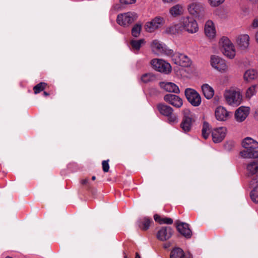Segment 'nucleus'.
I'll use <instances>...</instances> for the list:
<instances>
[{"label": "nucleus", "instance_id": "obj_27", "mask_svg": "<svg viewBox=\"0 0 258 258\" xmlns=\"http://www.w3.org/2000/svg\"><path fill=\"white\" fill-rule=\"evenodd\" d=\"M183 26L181 23L175 24L167 29L166 32L171 34H178L183 31Z\"/></svg>", "mask_w": 258, "mask_h": 258}, {"label": "nucleus", "instance_id": "obj_32", "mask_svg": "<svg viewBox=\"0 0 258 258\" xmlns=\"http://www.w3.org/2000/svg\"><path fill=\"white\" fill-rule=\"evenodd\" d=\"M145 42V40L143 39H141L140 40H132L130 44L132 47V48L135 50H139L140 49L141 45L144 44Z\"/></svg>", "mask_w": 258, "mask_h": 258}, {"label": "nucleus", "instance_id": "obj_24", "mask_svg": "<svg viewBox=\"0 0 258 258\" xmlns=\"http://www.w3.org/2000/svg\"><path fill=\"white\" fill-rule=\"evenodd\" d=\"M154 220L160 225H171L173 224V219L170 218L162 217L157 214L154 215Z\"/></svg>", "mask_w": 258, "mask_h": 258}, {"label": "nucleus", "instance_id": "obj_41", "mask_svg": "<svg viewBox=\"0 0 258 258\" xmlns=\"http://www.w3.org/2000/svg\"><path fill=\"white\" fill-rule=\"evenodd\" d=\"M174 226H189V224L180 221L179 220L175 221Z\"/></svg>", "mask_w": 258, "mask_h": 258}, {"label": "nucleus", "instance_id": "obj_17", "mask_svg": "<svg viewBox=\"0 0 258 258\" xmlns=\"http://www.w3.org/2000/svg\"><path fill=\"white\" fill-rule=\"evenodd\" d=\"M249 113V107L241 106L235 111V118L237 121L239 122H242L247 117Z\"/></svg>", "mask_w": 258, "mask_h": 258}, {"label": "nucleus", "instance_id": "obj_42", "mask_svg": "<svg viewBox=\"0 0 258 258\" xmlns=\"http://www.w3.org/2000/svg\"><path fill=\"white\" fill-rule=\"evenodd\" d=\"M251 27L253 28L258 27V18H255L253 20L251 24Z\"/></svg>", "mask_w": 258, "mask_h": 258}, {"label": "nucleus", "instance_id": "obj_1", "mask_svg": "<svg viewBox=\"0 0 258 258\" xmlns=\"http://www.w3.org/2000/svg\"><path fill=\"white\" fill-rule=\"evenodd\" d=\"M242 145L245 150L241 151L240 155L245 158H258V142L253 140L252 138L247 137L245 138Z\"/></svg>", "mask_w": 258, "mask_h": 258}, {"label": "nucleus", "instance_id": "obj_25", "mask_svg": "<svg viewBox=\"0 0 258 258\" xmlns=\"http://www.w3.org/2000/svg\"><path fill=\"white\" fill-rule=\"evenodd\" d=\"M183 13V8L182 5L177 4L172 7L169 10L170 14L173 17L181 15Z\"/></svg>", "mask_w": 258, "mask_h": 258}, {"label": "nucleus", "instance_id": "obj_16", "mask_svg": "<svg viewBox=\"0 0 258 258\" xmlns=\"http://www.w3.org/2000/svg\"><path fill=\"white\" fill-rule=\"evenodd\" d=\"M164 99L166 102L177 108H180L183 104L182 99L179 96L174 94H166L164 96Z\"/></svg>", "mask_w": 258, "mask_h": 258}, {"label": "nucleus", "instance_id": "obj_8", "mask_svg": "<svg viewBox=\"0 0 258 258\" xmlns=\"http://www.w3.org/2000/svg\"><path fill=\"white\" fill-rule=\"evenodd\" d=\"M157 108L161 114L167 117L169 121L171 122L176 121L177 116L173 113L172 107L163 103H159L157 105Z\"/></svg>", "mask_w": 258, "mask_h": 258}, {"label": "nucleus", "instance_id": "obj_48", "mask_svg": "<svg viewBox=\"0 0 258 258\" xmlns=\"http://www.w3.org/2000/svg\"><path fill=\"white\" fill-rule=\"evenodd\" d=\"M135 258H141L139 254L137 252L136 254V257Z\"/></svg>", "mask_w": 258, "mask_h": 258}, {"label": "nucleus", "instance_id": "obj_34", "mask_svg": "<svg viewBox=\"0 0 258 258\" xmlns=\"http://www.w3.org/2000/svg\"><path fill=\"white\" fill-rule=\"evenodd\" d=\"M142 25L141 24H136L132 30V34L134 37H138L139 36L141 30Z\"/></svg>", "mask_w": 258, "mask_h": 258}, {"label": "nucleus", "instance_id": "obj_45", "mask_svg": "<svg viewBox=\"0 0 258 258\" xmlns=\"http://www.w3.org/2000/svg\"><path fill=\"white\" fill-rule=\"evenodd\" d=\"M149 227H142V230L144 231L148 230Z\"/></svg>", "mask_w": 258, "mask_h": 258}, {"label": "nucleus", "instance_id": "obj_3", "mask_svg": "<svg viewBox=\"0 0 258 258\" xmlns=\"http://www.w3.org/2000/svg\"><path fill=\"white\" fill-rule=\"evenodd\" d=\"M219 44L220 50L224 55L230 58H233L235 56L234 46L228 38L222 37L219 41Z\"/></svg>", "mask_w": 258, "mask_h": 258}, {"label": "nucleus", "instance_id": "obj_39", "mask_svg": "<svg viewBox=\"0 0 258 258\" xmlns=\"http://www.w3.org/2000/svg\"><path fill=\"white\" fill-rule=\"evenodd\" d=\"M153 223V221L151 219L146 217L143 219V226H149L152 224Z\"/></svg>", "mask_w": 258, "mask_h": 258}, {"label": "nucleus", "instance_id": "obj_37", "mask_svg": "<svg viewBox=\"0 0 258 258\" xmlns=\"http://www.w3.org/2000/svg\"><path fill=\"white\" fill-rule=\"evenodd\" d=\"M109 160H104L102 162V169L104 172H107L109 170V165L108 164Z\"/></svg>", "mask_w": 258, "mask_h": 258}, {"label": "nucleus", "instance_id": "obj_33", "mask_svg": "<svg viewBox=\"0 0 258 258\" xmlns=\"http://www.w3.org/2000/svg\"><path fill=\"white\" fill-rule=\"evenodd\" d=\"M256 183L257 185L250 194L251 200L255 203H258V182Z\"/></svg>", "mask_w": 258, "mask_h": 258}, {"label": "nucleus", "instance_id": "obj_7", "mask_svg": "<svg viewBox=\"0 0 258 258\" xmlns=\"http://www.w3.org/2000/svg\"><path fill=\"white\" fill-rule=\"evenodd\" d=\"M137 18V14L130 12L118 15L117 18V22L121 26H128L135 21Z\"/></svg>", "mask_w": 258, "mask_h": 258}, {"label": "nucleus", "instance_id": "obj_15", "mask_svg": "<svg viewBox=\"0 0 258 258\" xmlns=\"http://www.w3.org/2000/svg\"><path fill=\"white\" fill-rule=\"evenodd\" d=\"M226 129L225 127H220L214 128L212 131V136L213 142L215 143L221 142L225 138Z\"/></svg>", "mask_w": 258, "mask_h": 258}, {"label": "nucleus", "instance_id": "obj_5", "mask_svg": "<svg viewBox=\"0 0 258 258\" xmlns=\"http://www.w3.org/2000/svg\"><path fill=\"white\" fill-rule=\"evenodd\" d=\"M224 95L226 102L231 105L238 106L242 99L240 93L233 90L225 91Z\"/></svg>", "mask_w": 258, "mask_h": 258}, {"label": "nucleus", "instance_id": "obj_44", "mask_svg": "<svg viewBox=\"0 0 258 258\" xmlns=\"http://www.w3.org/2000/svg\"><path fill=\"white\" fill-rule=\"evenodd\" d=\"M88 179H83L81 181V183L82 184H86L87 182H88Z\"/></svg>", "mask_w": 258, "mask_h": 258}, {"label": "nucleus", "instance_id": "obj_19", "mask_svg": "<svg viewBox=\"0 0 258 258\" xmlns=\"http://www.w3.org/2000/svg\"><path fill=\"white\" fill-rule=\"evenodd\" d=\"M249 37L247 34L239 35L236 39V45L237 47L244 50L248 47L249 44Z\"/></svg>", "mask_w": 258, "mask_h": 258}, {"label": "nucleus", "instance_id": "obj_6", "mask_svg": "<svg viewBox=\"0 0 258 258\" xmlns=\"http://www.w3.org/2000/svg\"><path fill=\"white\" fill-rule=\"evenodd\" d=\"M181 23L183 30L190 33H196L198 31L199 27L196 21L194 18L184 17L181 19Z\"/></svg>", "mask_w": 258, "mask_h": 258}, {"label": "nucleus", "instance_id": "obj_47", "mask_svg": "<svg viewBox=\"0 0 258 258\" xmlns=\"http://www.w3.org/2000/svg\"><path fill=\"white\" fill-rule=\"evenodd\" d=\"M43 94H44V95L45 96H49V94L48 92H45V91H44V92H43Z\"/></svg>", "mask_w": 258, "mask_h": 258}, {"label": "nucleus", "instance_id": "obj_13", "mask_svg": "<svg viewBox=\"0 0 258 258\" xmlns=\"http://www.w3.org/2000/svg\"><path fill=\"white\" fill-rule=\"evenodd\" d=\"M164 22L163 18L157 17L151 21L146 23L145 29L148 32H152L162 25Z\"/></svg>", "mask_w": 258, "mask_h": 258}, {"label": "nucleus", "instance_id": "obj_40", "mask_svg": "<svg viewBox=\"0 0 258 258\" xmlns=\"http://www.w3.org/2000/svg\"><path fill=\"white\" fill-rule=\"evenodd\" d=\"M121 4L129 5L132 4L136 2V0H119Z\"/></svg>", "mask_w": 258, "mask_h": 258}, {"label": "nucleus", "instance_id": "obj_21", "mask_svg": "<svg viewBox=\"0 0 258 258\" xmlns=\"http://www.w3.org/2000/svg\"><path fill=\"white\" fill-rule=\"evenodd\" d=\"M160 86L162 88L164 89L167 92H173L176 94H178L180 92L178 87L175 84L171 82L166 83L161 82L160 83Z\"/></svg>", "mask_w": 258, "mask_h": 258}, {"label": "nucleus", "instance_id": "obj_43", "mask_svg": "<svg viewBox=\"0 0 258 258\" xmlns=\"http://www.w3.org/2000/svg\"><path fill=\"white\" fill-rule=\"evenodd\" d=\"M164 3H170L172 2L176 1V0H162Z\"/></svg>", "mask_w": 258, "mask_h": 258}, {"label": "nucleus", "instance_id": "obj_28", "mask_svg": "<svg viewBox=\"0 0 258 258\" xmlns=\"http://www.w3.org/2000/svg\"><path fill=\"white\" fill-rule=\"evenodd\" d=\"M178 231L186 238H190L192 235V231L189 227H176Z\"/></svg>", "mask_w": 258, "mask_h": 258}, {"label": "nucleus", "instance_id": "obj_12", "mask_svg": "<svg viewBox=\"0 0 258 258\" xmlns=\"http://www.w3.org/2000/svg\"><path fill=\"white\" fill-rule=\"evenodd\" d=\"M172 60L175 64L183 67H188L191 64L190 59L186 55L179 53L173 54Z\"/></svg>", "mask_w": 258, "mask_h": 258}, {"label": "nucleus", "instance_id": "obj_2", "mask_svg": "<svg viewBox=\"0 0 258 258\" xmlns=\"http://www.w3.org/2000/svg\"><path fill=\"white\" fill-rule=\"evenodd\" d=\"M189 13L199 20H204L206 18L204 5L198 2H193L187 6Z\"/></svg>", "mask_w": 258, "mask_h": 258}, {"label": "nucleus", "instance_id": "obj_11", "mask_svg": "<svg viewBox=\"0 0 258 258\" xmlns=\"http://www.w3.org/2000/svg\"><path fill=\"white\" fill-rule=\"evenodd\" d=\"M211 63L213 68L219 72L224 73L228 71V66L225 61L217 56L213 55L211 56Z\"/></svg>", "mask_w": 258, "mask_h": 258}, {"label": "nucleus", "instance_id": "obj_29", "mask_svg": "<svg viewBox=\"0 0 258 258\" xmlns=\"http://www.w3.org/2000/svg\"><path fill=\"white\" fill-rule=\"evenodd\" d=\"M184 253L180 248H175L170 253V258H184Z\"/></svg>", "mask_w": 258, "mask_h": 258}, {"label": "nucleus", "instance_id": "obj_30", "mask_svg": "<svg viewBox=\"0 0 258 258\" xmlns=\"http://www.w3.org/2000/svg\"><path fill=\"white\" fill-rule=\"evenodd\" d=\"M156 79V76L151 73L145 74L141 77V80L145 83L154 81Z\"/></svg>", "mask_w": 258, "mask_h": 258}, {"label": "nucleus", "instance_id": "obj_10", "mask_svg": "<svg viewBox=\"0 0 258 258\" xmlns=\"http://www.w3.org/2000/svg\"><path fill=\"white\" fill-rule=\"evenodd\" d=\"M150 63L152 67L159 72L168 74L171 71L170 64L162 59L155 58L152 59Z\"/></svg>", "mask_w": 258, "mask_h": 258}, {"label": "nucleus", "instance_id": "obj_26", "mask_svg": "<svg viewBox=\"0 0 258 258\" xmlns=\"http://www.w3.org/2000/svg\"><path fill=\"white\" fill-rule=\"evenodd\" d=\"M202 90L205 97L208 99H211L214 94L213 89L208 84H205L202 85Z\"/></svg>", "mask_w": 258, "mask_h": 258}, {"label": "nucleus", "instance_id": "obj_14", "mask_svg": "<svg viewBox=\"0 0 258 258\" xmlns=\"http://www.w3.org/2000/svg\"><path fill=\"white\" fill-rule=\"evenodd\" d=\"M172 233L173 230L171 227H162L158 231L156 236L158 240L164 241L169 239Z\"/></svg>", "mask_w": 258, "mask_h": 258}, {"label": "nucleus", "instance_id": "obj_38", "mask_svg": "<svg viewBox=\"0 0 258 258\" xmlns=\"http://www.w3.org/2000/svg\"><path fill=\"white\" fill-rule=\"evenodd\" d=\"M255 91V88L254 87H249L246 93V95L247 97L250 98L252 95L254 94Z\"/></svg>", "mask_w": 258, "mask_h": 258}, {"label": "nucleus", "instance_id": "obj_9", "mask_svg": "<svg viewBox=\"0 0 258 258\" xmlns=\"http://www.w3.org/2000/svg\"><path fill=\"white\" fill-rule=\"evenodd\" d=\"M185 96L188 102L194 106H199L201 103V97L197 91L191 88L184 91Z\"/></svg>", "mask_w": 258, "mask_h": 258}, {"label": "nucleus", "instance_id": "obj_35", "mask_svg": "<svg viewBox=\"0 0 258 258\" xmlns=\"http://www.w3.org/2000/svg\"><path fill=\"white\" fill-rule=\"evenodd\" d=\"M47 84L44 82H41L33 88L34 92L35 94H37L41 91H43L46 87Z\"/></svg>", "mask_w": 258, "mask_h": 258}, {"label": "nucleus", "instance_id": "obj_49", "mask_svg": "<svg viewBox=\"0 0 258 258\" xmlns=\"http://www.w3.org/2000/svg\"><path fill=\"white\" fill-rule=\"evenodd\" d=\"M95 179H96V177H95V176H93L92 177V179L93 180H94Z\"/></svg>", "mask_w": 258, "mask_h": 258}, {"label": "nucleus", "instance_id": "obj_20", "mask_svg": "<svg viewBox=\"0 0 258 258\" xmlns=\"http://www.w3.org/2000/svg\"><path fill=\"white\" fill-rule=\"evenodd\" d=\"M229 112L225 108L222 106L218 107L215 110V116L220 121H225L229 117Z\"/></svg>", "mask_w": 258, "mask_h": 258}, {"label": "nucleus", "instance_id": "obj_4", "mask_svg": "<svg viewBox=\"0 0 258 258\" xmlns=\"http://www.w3.org/2000/svg\"><path fill=\"white\" fill-rule=\"evenodd\" d=\"M183 117L180 123V127L185 133L189 132L191 126L195 122L194 115L188 108H185L183 110Z\"/></svg>", "mask_w": 258, "mask_h": 258}, {"label": "nucleus", "instance_id": "obj_18", "mask_svg": "<svg viewBox=\"0 0 258 258\" xmlns=\"http://www.w3.org/2000/svg\"><path fill=\"white\" fill-rule=\"evenodd\" d=\"M152 52L157 55L167 53V50L164 45L157 40H154L151 44Z\"/></svg>", "mask_w": 258, "mask_h": 258}, {"label": "nucleus", "instance_id": "obj_23", "mask_svg": "<svg viewBox=\"0 0 258 258\" xmlns=\"http://www.w3.org/2000/svg\"><path fill=\"white\" fill-rule=\"evenodd\" d=\"M258 76V73L255 70L249 69L246 71L243 75V79L246 82H250L255 79Z\"/></svg>", "mask_w": 258, "mask_h": 258}, {"label": "nucleus", "instance_id": "obj_31", "mask_svg": "<svg viewBox=\"0 0 258 258\" xmlns=\"http://www.w3.org/2000/svg\"><path fill=\"white\" fill-rule=\"evenodd\" d=\"M202 132L203 137L205 139H207L211 132L210 124L207 122L205 121L204 122Z\"/></svg>", "mask_w": 258, "mask_h": 258}, {"label": "nucleus", "instance_id": "obj_46", "mask_svg": "<svg viewBox=\"0 0 258 258\" xmlns=\"http://www.w3.org/2000/svg\"><path fill=\"white\" fill-rule=\"evenodd\" d=\"M255 39L256 41L258 42V32L255 34Z\"/></svg>", "mask_w": 258, "mask_h": 258}, {"label": "nucleus", "instance_id": "obj_22", "mask_svg": "<svg viewBox=\"0 0 258 258\" xmlns=\"http://www.w3.org/2000/svg\"><path fill=\"white\" fill-rule=\"evenodd\" d=\"M205 33L207 37L210 38H213L215 35V30L213 23L211 21H208L205 26Z\"/></svg>", "mask_w": 258, "mask_h": 258}, {"label": "nucleus", "instance_id": "obj_36", "mask_svg": "<svg viewBox=\"0 0 258 258\" xmlns=\"http://www.w3.org/2000/svg\"><path fill=\"white\" fill-rule=\"evenodd\" d=\"M225 0H208L210 5L212 7H217L222 4Z\"/></svg>", "mask_w": 258, "mask_h": 258}]
</instances>
